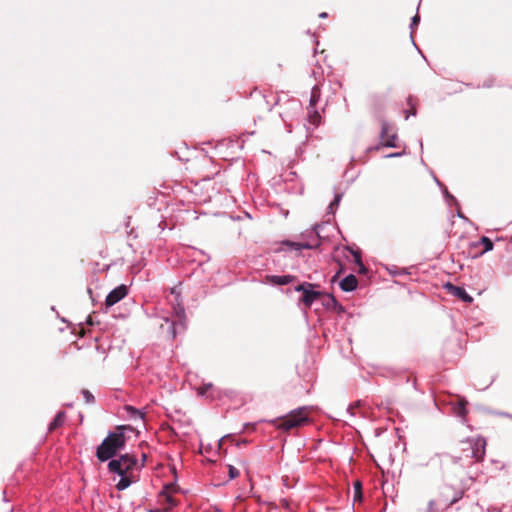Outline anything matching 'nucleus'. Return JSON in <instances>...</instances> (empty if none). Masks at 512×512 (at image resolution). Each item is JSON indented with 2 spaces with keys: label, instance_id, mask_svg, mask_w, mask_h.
<instances>
[{
  "label": "nucleus",
  "instance_id": "obj_1",
  "mask_svg": "<svg viewBox=\"0 0 512 512\" xmlns=\"http://www.w3.org/2000/svg\"><path fill=\"white\" fill-rule=\"evenodd\" d=\"M128 428L129 426L121 425L117 427L116 432L108 434L97 448L96 456L99 461L104 462L113 458L125 446L126 437L123 431Z\"/></svg>",
  "mask_w": 512,
  "mask_h": 512
},
{
  "label": "nucleus",
  "instance_id": "obj_2",
  "mask_svg": "<svg viewBox=\"0 0 512 512\" xmlns=\"http://www.w3.org/2000/svg\"><path fill=\"white\" fill-rule=\"evenodd\" d=\"M464 495V491L456 489L453 486L445 485L438 493L437 503L442 511L447 510L453 504L457 503Z\"/></svg>",
  "mask_w": 512,
  "mask_h": 512
},
{
  "label": "nucleus",
  "instance_id": "obj_3",
  "mask_svg": "<svg viewBox=\"0 0 512 512\" xmlns=\"http://www.w3.org/2000/svg\"><path fill=\"white\" fill-rule=\"evenodd\" d=\"M308 422V411L302 407L290 412L287 416L279 420L278 428L288 431L299 427Z\"/></svg>",
  "mask_w": 512,
  "mask_h": 512
},
{
  "label": "nucleus",
  "instance_id": "obj_4",
  "mask_svg": "<svg viewBox=\"0 0 512 512\" xmlns=\"http://www.w3.org/2000/svg\"><path fill=\"white\" fill-rule=\"evenodd\" d=\"M137 465V458L131 454H123L118 459H112L108 463V469L120 476L129 474Z\"/></svg>",
  "mask_w": 512,
  "mask_h": 512
},
{
  "label": "nucleus",
  "instance_id": "obj_5",
  "mask_svg": "<svg viewBox=\"0 0 512 512\" xmlns=\"http://www.w3.org/2000/svg\"><path fill=\"white\" fill-rule=\"evenodd\" d=\"M462 446H467L470 454H464V457L482 461L486 452V440L483 437L470 438L461 442Z\"/></svg>",
  "mask_w": 512,
  "mask_h": 512
},
{
  "label": "nucleus",
  "instance_id": "obj_6",
  "mask_svg": "<svg viewBox=\"0 0 512 512\" xmlns=\"http://www.w3.org/2000/svg\"><path fill=\"white\" fill-rule=\"evenodd\" d=\"M314 287H316L315 284L304 282L295 288L296 291L302 292L300 301L306 307H310L314 301L322 296L321 292L313 290Z\"/></svg>",
  "mask_w": 512,
  "mask_h": 512
},
{
  "label": "nucleus",
  "instance_id": "obj_7",
  "mask_svg": "<svg viewBox=\"0 0 512 512\" xmlns=\"http://www.w3.org/2000/svg\"><path fill=\"white\" fill-rule=\"evenodd\" d=\"M380 139L382 146L391 148L397 147V134L393 126L384 120L381 122Z\"/></svg>",
  "mask_w": 512,
  "mask_h": 512
},
{
  "label": "nucleus",
  "instance_id": "obj_8",
  "mask_svg": "<svg viewBox=\"0 0 512 512\" xmlns=\"http://www.w3.org/2000/svg\"><path fill=\"white\" fill-rule=\"evenodd\" d=\"M174 320L171 322V334L172 338L176 336V329L179 327L181 330L185 329V310L180 304L173 307Z\"/></svg>",
  "mask_w": 512,
  "mask_h": 512
},
{
  "label": "nucleus",
  "instance_id": "obj_9",
  "mask_svg": "<svg viewBox=\"0 0 512 512\" xmlns=\"http://www.w3.org/2000/svg\"><path fill=\"white\" fill-rule=\"evenodd\" d=\"M128 293V289L125 285H120L113 289L106 297L105 305L111 307L122 300Z\"/></svg>",
  "mask_w": 512,
  "mask_h": 512
},
{
  "label": "nucleus",
  "instance_id": "obj_10",
  "mask_svg": "<svg viewBox=\"0 0 512 512\" xmlns=\"http://www.w3.org/2000/svg\"><path fill=\"white\" fill-rule=\"evenodd\" d=\"M175 491L174 485L165 486L164 490L160 493V498L163 501V504L167 506L163 509L164 512H168L174 506H176L177 502L172 497V493Z\"/></svg>",
  "mask_w": 512,
  "mask_h": 512
},
{
  "label": "nucleus",
  "instance_id": "obj_11",
  "mask_svg": "<svg viewBox=\"0 0 512 512\" xmlns=\"http://www.w3.org/2000/svg\"><path fill=\"white\" fill-rule=\"evenodd\" d=\"M445 288L450 294H452L455 297H458L459 299L466 303H471L473 301V298L462 287H458L451 283H447L445 285Z\"/></svg>",
  "mask_w": 512,
  "mask_h": 512
},
{
  "label": "nucleus",
  "instance_id": "obj_12",
  "mask_svg": "<svg viewBox=\"0 0 512 512\" xmlns=\"http://www.w3.org/2000/svg\"><path fill=\"white\" fill-rule=\"evenodd\" d=\"M295 279H296V277L292 276V275H284V276L267 275L265 277V282L272 284V285H287V284L293 282Z\"/></svg>",
  "mask_w": 512,
  "mask_h": 512
},
{
  "label": "nucleus",
  "instance_id": "obj_13",
  "mask_svg": "<svg viewBox=\"0 0 512 512\" xmlns=\"http://www.w3.org/2000/svg\"><path fill=\"white\" fill-rule=\"evenodd\" d=\"M358 284L357 278L355 275L350 274L346 276L341 282H340V288L343 291L350 292L356 289Z\"/></svg>",
  "mask_w": 512,
  "mask_h": 512
},
{
  "label": "nucleus",
  "instance_id": "obj_14",
  "mask_svg": "<svg viewBox=\"0 0 512 512\" xmlns=\"http://www.w3.org/2000/svg\"><path fill=\"white\" fill-rule=\"evenodd\" d=\"M483 245L484 249L477 253L475 256L483 255L484 253L491 251L493 249V242L490 238L486 236H482L478 242H474L470 244V248H477L478 246Z\"/></svg>",
  "mask_w": 512,
  "mask_h": 512
},
{
  "label": "nucleus",
  "instance_id": "obj_15",
  "mask_svg": "<svg viewBox=\"0 0 512 512\" xmlns=\"http://www.w3.org/2000/svg\"><path fill=\"white\" fill-rule=\"evenodd\" d=\"M416 512H443L439 507L437 500L430 499L428 502L420 505Z\"/></svg>",
  "mask_w": 512,
  "mask_h": 512
},
{
  "label": "nucleus",
  "instance_id": "obj_16",
  "mask_svg": "<svg viewBox=\"0 0 512 512\" xmlns=\"http://www.w3.org/2000/svg\"><path fill=\"white\" fill-rule=\"evenodd\" d=\"M66 420V413L64 411H60L57 413L53 421L49 424L48 431L53 432L59 427H61Z\"/></svg>",
  "mask_w": 512,
  "mask_h": 512
},
{
  "label": "nucleus",
  "instance_id": "obj_17",
  "mask_svg": "<svg viewBox=\"0 0 512 512\" xmlns=\"http://www.w3.org/2000/svg\"><path fill=\"white\" fill-rule=\"evenodd\" d=\"M320 96H321V91H320L319 87L314 86L311 90V96H310V102H309L308 109L314 108L316 103L319 101Z\"/></svg>",
  "mask_w": 512,
  "mask_h": 512
},
{
  "label": "nucleus",
  "instance_id": "obj_18",
  "mask_svg": "<svg viewBox=\"0 0 512 512\" xmlns=\"http://www.w3.org/2000/svg\"><path fill=\"white\" fill-rule=\"evenodd\" d=\"M282 245L288 246L290 249L293 250H301V249H311L312 246L308 243H298V242H292V241H284L282 242Z\"/></svg>",
  "mask_w": 512,
  "mask_h": 512
},
{
  "label": "nucleus",
  "instance_id": "obj_19",
  "mask_svg": "<svg viewBox=\"0 0 512 512\" xmlns=\"http://www.w3.org/2000/svg\"><path fill=\"white\" fill-rule=\"evenodd\" d=\"M131 483H132V480L127 474V475H124L121 477L119 482L116 484V488L121 491V490L128 488L131 485Z\"/></svg>",
  "mask_w": 512,
  "mask_h": 512
},
{
  "label": "nucleus",
  "instance_id": "obj_20",
  "mask_svg": "<svg viewBox=\"0 0 512 512\" xmlns=\"http://www.w3.org/2000/svg\"><path fill=\"white\" fill-rule=\"evenodd\" d=\"M309 118L311 123L318 125L320 123V114L317 110H314L313 108L308 109Z\"/></svg>",
  "mask_w": 512,
  "mask_h": 512
},
{
  "label": "nucleus",
  "instance_id": "obj_21",
  "mask_svg": "<svg viewBox=\"0 0 512 512\" xmlns=\"http://www.w3.org/2000/svg\"><path fill=\"white\" fill-rule=\"evenodd\" d=\"M362 499V484L360 481L354 483V500L361 501Z\"/></svg>",
  "mask_w": 512,
  "mask_h": 512
},
{
  "label": "nucleus",
  "instance_id": "obj_22",
  "mask_svg": "<svg viewBox=\"0 0 512 512\" xmlns=\"http://www.w3.org/2000/svg\"><path fill=\"white\" fill-rule=\"evenodd\" d=\"M212 387H213V385L211 383L204 384V385L200 386L199 388H197V392L199 395L205 396V395H207L208 391L212 389Z\"/></svg>",
  "mask_w": 512,
  "mask_h": 512
},
{
  "label": "nucleus",
  "instance_id": "obj_23",
  "mask_svg": "<svg viewBox=\"0 0 512 512\" xmlns=\"http://www.w3.org/2000/svg\"><path fill=\"white\" fill-rule=\"evenodd\" d=\"M82 395H83L86 403L94 402V396L92 395V393L89 390H87V389L82 390Z\"/></svg>",
  "mask_w": 512,
  "mask_h": 512
},
{
  "label": "nucleus",
  "instance_id": "obj_24",
  "mask_svg": "<svg viewBox=\"0 0 512 512\" xmlns=\"http://www.w3.org/2000/svg\"><path fill=\"white\" fill-rule=\"evenodd\" d=\"M126 409L130 413L131 417L143 418V414L140 411H138L137 409H135L134 407L127 406Z\"/></svg>",
  "mask_w": 512,
  "mask_h": 512
},
{
  "label": "nucleus",
  "instance_id": "obj_25",
  "mask_svg": "<svg viewBox=\"0 0 512 512\" xmlns=\"http://www.w3.org/2000/svg\"><path fill=\"white\" fill-rule=\"evenodd\" d=\"M228 474L230 479H235L239 476V470L232 465H228Z\"/></svg>",
  "mask_w": 512,
  "mask_h": 512
},
{
  "label": "nucleus",
  "instance_id": "obj_26",
  "mask_svg": "<svg viewBox=\"0 0 512 512\" xmlns=\"http://www.w3.org/2000/svg\"><path fill=\"white\" fill-rule=\"evenodd\" d=\"M356 261H357V263H358V264H359V266H360V270H359V272H360V273H365V272L367 271V269H366V268H365V266L362 264L361 259H360V257H359V256H356Z\"/></svg>",
  "mask_w": 512,
  "mask_h": 512
},
{
  "label": "nucleus",
  "instance_id": "obj_27",
  "mask_svg": "<svg viewBox=\"0 0 512 512\" xmlns=\"http://www.w3.org/2000/svg\"><path fill=\"white\" fill-rule=\"evenodd\" d=\"M492 86H493V80L492 79H487L483 83V87L491 88Z\"/></svg>",
  "mask_w": 512,
  "mask_h": 512
},
{
  "label": "nucleus",
  "instance_id": "obj_28",
  "mask_svg": "<svg viewBox=\"0 0 512 512\" xmlns=\"http://www.w3.org/2000/svg\"><path fill=\"white\" fill-rule=\"evenodd\" d=\"M459 414L462 415V416H464L466 414V408H465V404L464 403H461V405H460Z\"/></svg>",
  "mask_w": 512,
  "mask_h": 512
},
{
  "label": "nucleus",
  "instance_id": "obj_29",
  "mask_svg": "<svg viewBox=\"0 0 512 512\" xmlns=\"http://www.w3.org/2000/svg\"><path fill=\"white\" fill-rule=\"evenodd\" d=\"M461 451L464 452L465 454H470V450L467 446L461 445Z\"/></svg>",
  "mask_w": 512,
  "mask_h": 512
},
{
  "label": "nucleus",
  "instance_id": "obj_30",
  "mask_svg": "<svg viewBox=\"0 0 512 512\" xmlns=\"http://www.w3.org/2000/svg\"><path fill=\"white\" fill-rule=\"evenodd\" d=\"M419 19H420V18H419V16H418V15H415V16L413 17V22H412V23H413V25H416V24L419 22Z\"/></svg>",
  "mask_w": 512,
  "mask_h": 512
},
{
  "label": "nucleus",
  "instance_id": "obj_31",
  "mask_svg": "<svg viewBox=\"0 0 512 512\" xmlns=\"http://www.w3.org/2000/svg\"><path fill=\"white\" fill-rule=\"evenodd\" d=\"M409 113L412 114V115H415L416 114V109L415 107H411V109L409 110Z\"/></svg>",
  "mask_w": 512,
  "mask_h": 512
},
{
  "label": "nucleus",
  "instance_id": "obj_32",
  "mask_svg": "<svg viewBox=\"0 0 512 512\" xmlns=\"http://www.w3.org/2000/svg\"><path fill=\"white\" fill-rule=\"evenodd\" d=\"M247 443H248L247 440H242V441L237 443V446H240L241 444L246 445Z\"/></svg>",
  "mask_w": 512,
  "mask_h": 512
},
{
  "label": "nucleus",
  "instance_id": "obj_33",
  "mask_svg": "<svg viewBox=\"0 0 512 512\" xmlns=\"http://www.w3.org/2000/svg\"><path fill=\"white\" fill-rule=\"evenodd\" d=\"M329 298H330V301L335 305L336 304L335 298L333 296H329Z\"/></svg>",
  "mask_w": 512,
  "mask_h": 512
},
{
  "label": "nucleus",
  "instance_id": "obj_34",
  "mask_svg": "<svg viewBox=\"0 0 512 512\" xmlns=\"http://www.w3.org/2000/svg\"><path fill=\"white\" fill-rule=\"evenodd\" d=\"M319 17H321V18H326V17H327V13H326V12H323V13H321V14L319 15Z\"/></svg>",
  "mask_w": 512,
  "mask_h": 512
},
{
  "label": "nucleus",
  "instance_id": "obj_35",
  "mask_svg": "<svg viewBox=\"0 0 512 512\" xmlns=\"http://www.w3.org/2000/svg\"><path fill=\"white\" fill-rule=\"evenodd\" d=\"M339 202V196L335 199L334 202L331 203V206L334 205V204H337Z\"/></svg>",
  "mask_w": 512,
  "mask_h": 512
}]
</instances>
